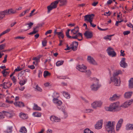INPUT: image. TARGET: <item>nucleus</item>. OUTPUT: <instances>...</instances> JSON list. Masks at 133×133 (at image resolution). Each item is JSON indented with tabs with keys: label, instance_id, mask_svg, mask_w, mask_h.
Segmentation results:
<instances>
[{
	"label": "nucleus",
	"instance_id": "obj_64",
	"mask_svg": "<svg viewBox=\"0 0 133 133\" xmlns=\"http://www.w3.org/2000/svg\"><path fill=\"white\" fill-rule=\"evenodd\" d=\"M108 133H115L114 129L111 130L109 131H107Z\"/></svg>",
	"mask_w": 133,
	"mask_h": 133
},
{
	"label": "nucleus",
	"instance_id": "obj_37",
	"mask_svg": "<svg viewBox=\"0 0 133 133\" xmlns=\"http://www.w3.org/2000/svg\"><path fill=\"white\" fill-rule=\"evenodd\" d=\"M0 15H1L4 18L5 17V15H7L6 11V10L4 11H0Z\"/></svg>",
	"mask_w": 133,
	"mask_h": 133
},
{
	"label": "nucleus",
	"instance_id": "obj_26",
	"mask_svg": "<svg viewBox=\"0 0 133 133\" xmlns=\"http://www.w3.org/2000/svg\"><path fill=\"white\" fill-rule=\"evenodd\" d=\"M94 16L95 15L94 14H92L90 15H86L84 16V20L85 21H88V20L89 19V18L88 17H90V16L91 17H94Z\"/></svg>",
	"mask_w": 133,
	"mask_h": 133
},
{
	"label": "nucleus",
	"instance_id": "obj_21",
	"mask_svg": "<svg viewBox=\"0 0 133 133\" xmlns=\"http://www.w3.org/2000/svg\"><path fill=\"white\" fill-rule=\"evenodd\" d=\"M132 93V91L126 92L124 94V97L125 98H130L131 97Z\"/></svg>",
	"mask_w": 133,
	"mask_h": 133
},
{
	"label": "nucleus",
	"instance_id": "obj_8",
	"mask_svg": "<svg viewBox=\"0 0 133 133\" xmlns=\"http://www.w3.org/2000/svg\"><path fill=\"white\" fill-rule=\"evenodd\" d=\"M102 103L100 101H95L91 104L93 108L99 107L102 105Z\"/></svg>",
	"mask_w": 133,
	"mask_h": 133
},
{
	"label": "nucleus",
	"instance_id": "obj_34",
	"mask_svg": "<svg viewBox=\"0 0 133 133\" xmlns=\"http://www.w3.org/2000/svg\"><path fill=\"white\" fill-rule=\"evenodd\" d=\"M19 132L22 133H26L27 131L25 127H23L21 128Z\"/></svg>",
	"mask_w": 133,
	"mask_h": 133
},
{
	"label": "nucleus",
	"instance_id": "obj_24",
	"mask_svg": "<svg viewBox=\"0 0 133 133\" xmlns=\"http://www.w3.org/2000/svg\"><path fill=\"white\" fill-rule=\"evenodd\" d=\"M125 129L128 130H133V124H127L125 126Z\"/></svg>",
	"mask_w": 133,
	"mask_h": 133
},
{
	"label": "nucleus",
	"instance_id": "obj_57",
	"mask_svg": "<svg viewBox=\"0 0 133 133\" xmlns=\"http://www.w3.org/2000/svg\"><path fill=\"white\" fill-rule=\"evenodd\" d=\"M4 118V116L3 113L0 112V119L3 118Z\"/></svg>",
	"mask_w": 133,
	"mask_h": 133
},
{
	"label": "nucleus",
	"instance_id": "obj_59",
	"mask_svg": "<svg viewBox=\"0 0 133 133\" xmlns=\"http://www.w3.org/2000/svg\"><path fill=\"white\" fill-rule=\"evenodd\" d=\"M62 102L61 101L58 100V101H57L56 104L57 105H60L62 104Z\"/></svg>",
	"mask_w": 133,
	"mask_h": 133
},
{
	"label": "nucleus",
	"instance_id": "obj_4",
	"mask_svg": "<svg viewBox=\"0 0 133 133\" xmlns=\"http://www.w3.org/2000/svg\"><path fill=\"white\" fill-rule=\"evenodd\" d=\"M75 36H71L70 39H78L79 41H81L83 39L82 34L80 33H77Z\"/></svg>",
	"mask_w": 133,
	"mask_h": 133
},
{
	"label": "nucleus",
	"instance_id": "obj_38",
	"mask_svg": "<svg viewBox=\"0 0 133 133\" xmlns=\"http://www.w3.org/2000/svg\"><path fill=\"white\" fill-rule=\"evenodd\" d=\"M62 111L63 114V116L62 118L65 119L68 117V115L64 109L62 110Z\"/></svg>",
	"mask_w": 133,
	"mask_h": 133
},
{
	"label": "nucleus",
	"instance_id": "obj_61",
	"mask_svg": "<svg viewBox=\"0 0 133 133\" xmlns=\"http://www.w3.org/2000/svg\"><path fill=\"white\" fill-rule=\"evenodd\" d=\"M28 67L32 69H34L35 68V67L34 65H28Z\"/></svg>",
	"mask_w": 133,
	"mask_h": 133
},
{
	"label": "nucleus",
	"instance_id": "obj_53",
	"mask_svg": "<svg viewBox=\"0 0 133 133\" xmlns=\"http://www.w3.org/2000/svg\"><path fill=\"white\" fill-rule=\"evenodd\" d=\"M104 39H109L110 41L111 40V38L110 37L109 35H107L104 37Z\"/></svg>",
	"mask_w": 133,
	"mask_h": 133
},
{
	"label": "nucleus",
	"instance_id": "obj_29",
	"mask_svg": "<svg viewBox=\"0 0 133 133\" xmlns=\"http://www.w3.org/2000/svg\"><path fill=\"white\" fill-rule=\"evenodd\" d=\"M62 94L65 98L69 99L70 98V94L67 92L63 91L62 92Z\"/></svg>",
	"mask_w": 133,
	"mask_h": 133
},
{
	"label": "nucleus",
	"instance_id": "obj_40",
	"mask_svg": "<svg viewBox=\"0 0 133 133\" xmlns=\"http://www.w3.org/2000/svg\"><path fill=\"white\" fill-rule=\"evenodd\" d=\"M64 61H58L56 63V65L57 66H60L63 64Z\"/></svg>",
	"mask_w": 133,
	"mask_h": 133
},
{
	"label": "nucleus",
	"instance_id": "obj_49",
	"mask_svg": "<svg viewBox=\"0 0 133 133\" xmlns=\"http://www.w3.org/2000/svg\"><path fill=\"white\" fill-rule=\"evenodd\" d=\"M42 44L43 46H45L46 45V44L47 43V41L46 40L44 39L42 41Z\"/></svg>",
	"mask_w": 133,
	"mask_h": 133
},
{
	"label": "nucleus",
	"instance_id": "obj_19",
	"mask_svg": "<svg viewBox=\"0 0 133 133\" xmlns=\"http://www.w3.org/2000/svg\"><path fill=\"white\" fill-rule=\"evenodd\" d=\"M88 60L89 62L92 64H96V62H95L93 57L90 56H88Z\"/></svg>",
	"mask_w": 133,
	"mask_h": 133
},
{
	"label": "nucleus",
	"instance_id": "obj_36",
	"mask_svg": "<svg viewBox=\"0 0 133 133\" xmlns=\"http://www.w3.org/2000/svg\"><path fill=\"white\" fill-rule=\"evenodd\" d=\"M51 75V73L48 71H45L44 72V76L45 78H46L47 76H49Z\"/></svg>",
	"mask_w": 133,
	"mask_h": 133
},
{
	"label": "nucleus",
	"instance_id": "obj_35",
	"mask_svg": "<svg viewBox=\"0 0 133 133\" xmlns=\"http://www.w3.org/2000/svg\"><path fill=\"white\" fill-rule=\"evenodd\" d=\"M83 109L84 112L87 113L91 112L93 111V110L92 109Z\"/></svg>",
	"mask_w": 133,
	"mask_h": 133
},
{
	"label": "nucleus",
	"instance_id": "obj_55",
	"mask_svg": "<svg viewBox=\"0 0 133 133\" xmlns=\"http://www.w3.org/2000/svg\"><path fill=\"white\" fill-rule=\"evenodd\" d=\"M7 55H5V57H4V59L3 61V63H5L6 62V61H7L6 58H7Z\"/></svg>",
	"mask_w": 133,
	"mask_h": 133
},
{
	"label": "nucleus",
	"instance_id": "obj_11",
	"mask_svg": "<svg viewBox=\"0 0 133 133\" xmlns=\"http://www.w3.org/2000/svg\"><path fill=\"white\" fill-rule=\"evenodd\" d=\"M50 119L51 121L54 122H59L61 120L60 118L54 116H50Z\"/></svg>",
	"mask_w": 133,
	"mask_h": 133
},
{
	"label": "nucleus",
	"instance_id": "obj_51",
	"mask_svg": "<svg viewBox=\"0 0 133 133\" xmlns=\"http://www.w3.org/2000/svg\"><path fill=\"white\" fill-rule=\"evenodd\" d=\"M93 17H91L90 16V17H89V19L88 20V21H87L89 22L90 23V24H91L92 23V21L93 19Z\"/></svg>",
	"mask_w": 133,
	"mask_h": 133
},
{
	"label": "nucleus",
	"instance_id": "obj_9",
	"mask_svg": "<svg viewBox=\"0 0 133 133\" xmlns=\"http://www.w3.org/2000/svg\"><path fill=\"white\" fill-rule=\"evenodd\" d=\"M123 122V120L122 118H121L118 120L116 126V130H119L122 126Z\"/></svg>",
	"mask_w": 133,
	"mask_h": 133
},
{
	"label": "nucleus",
	"instance_id": "obj_1",
	"mask_svg": "<svg viewBox=\"0 0 133 133\" xmlns=\"http://www.w3.org/2000/svg\"><path fill=\"white\" fill-rule=\"evenodd\" d=\"M133 102V100L131 99L128 102H125L122 105H120L119 102H118L114 103L111 104L109 107V108H127L131 105V103Z\"/></svg>",
	"mask_w": 133,
	"mask_h": 133
},
{
	"label": "nucleus",
	"instance_id": "obj_23",
	"mask_svg": "<svg viewBox=\"0 0 133 133\" xmlns=\"http://www.w3.org/2000/svg\"><path fill=\"white\" fill-rule=\"evenodd\" d=\"M39 28V27L37 25L35 28H34L33 31L32 32L30 33L29 34V35H32L36 34L38 32V30H37V29H38Z\"/></svg>",
	"mask_w": 133,
	"mask_h": 133
},
{
	"label": "nucleus",
	"instance_id": "obj_16",
	"mask_svg": "<svg viewBox=\"0 0 133 133\" xmlns=\"http://www.w3.org/2000/svg\"><path fill=\"white\" fill-rule=\"evenodd\" d=\"M6 10V11L7 15L11 14H14L16 13V11L14 10L12 8H11L8 10Z\"/></svg>",
	"mask_w": 133,
	"mask_h": 133
},
{
	"label": "nucleus",
	"instance_id": "obj_27",
	"mask_svg": "<svg viewBox=\"0 0 133 133\" xmlns=\"http://www.w3.org/2000/svg\"><path fill=\"white\" fill-rule=\"evenodd\" d=\"M120 110V109H106V110L113 112H117Z\"/></svg>",
	"mask_w": 133,
	"mask_h": 133
},
{
	"label": "nucleus",
	"instance_id": "obj_50",
	"mask_svg": "<svg viewBox=\"0 0 133 133\" xmlns=\"http://www.w3.org/2000/svg\"><path fill=\"white\" fill-rule=\"evenodd\" d=\"M5 44H3L0 45V50L4 49L5 46Z\"/></svg>",
	"mask_w": 133,
	"mask_h": 133
},
{
	"label": "nucleus",
	"instance_id": "obj_14",
	"mask_svg": "<svg viewBox=\"0 0 133 133\" xmlns=\"http://www.w3.org/2000/svg\"><path fill=\"white\" fill-rule=\"evenodd\" d=\"M100 86L97 84H93L91 86V88L92 90L96 91L98 90Z\"/></svg>",
	"mask_w": 133,
	"mask_h": 133
},
{
	"label": "nucleus",
	"instance_id": "obj_2",
	"mask_svg": "<svg viewBox=\"0 0 133 133\" xmlns=\"http://www.w3.org/2000/svg\"><path fill=\"white\" fill-rule=\"evenodd\" d=\"M115 123V121L112 122L111 121L108 122L105 126V128L107 131H109L110 130L114 129V125Z\"/></svg>",
	"mask_w": 133,
	"mask_h": 133
},
{
	"label": "nucleus",
	"instance_id": "obj_32",
	"mask_svg": "<svg viewBox=\"0 0 133 133\" xmlns=\"http://www.w3.org/2000/svg\"><path fill=\"white\" fill-rule=\"evenodd\" d=\"M32 115L35 117H40L41 116V114L37 112H34L32 113Z\"/></svg>",
	"mask_w": 133,
	"mask_h": 133
},
{
	"label": "nucleus",
	"instance_id": "obj_15",
	"mask_svg": "<svg viewBox=\"0 0 133 133\" xmlns=\"http://www.w3.org/2000/svg\"><path fill=\"white\" fill-rule=\"evenodd\" d=\"M102 121H98L95 125V128L96 129H99L102 128Z\"/></svg>",
	"mask_w": 133,
	"mask_h": 133
},
{
	"label": "nucleus",
	"instance_id": "obj_31",
	"mask_svg": "<svg viewBox=\"0 0 133 133\" xmlns=\"http://www.w3.org/2000/svg\"><path fill=\"white\" fill-rule=\"evenodd\" d=\"M71 34L73 35H75L79 31V30L78 29H76V28H74L71 30Z\"/></svg>",
	"mask_w": 133,
	"mask_h": 133
},
{
	"label": "nucleus",
	"instance_id": "obj_28",
	"mask_svg": "<svg viewBox=\"0 0 133 133\" xmlns=\"http://www.w3.org/2000/svg\"><path fill=\"white\" fill-rule=\"evenodd\" d=\"M120 96H117L116 94L113 95L110 98V100L111 101H113L119 98Z\"/></svg>",
	"mask_w": 133,
	"mask_h": 133
},
{
	"label": "nucleus",
	"instance_id": "obj_44",
	"mask_svg": "<svg viewBox=\"0 0 133 133\" xmlns=\"http://www.w3.org/2000/svg\"><path fill=\"white\" fill-rule=\"evenodd\" d=\"M24 69V68H21L20 66H19L17 67V68L14 71L15 72L19 71H20Z\"/></svg>",
	"mask_w": 133,
	"mask_h": 133
},
{
	"label": "nucleus",
	"instance_id": "obj_43",
	"mask_svg": "<svg viewBox=\"0 0 133 133\" xmlns=\"http://www.w3.org/2000/svg\"><path fill=\"white\" fill-rule=\"evenodd\" d=\"M12 129V127H9L8 128L7 130L5 131V132L7 133L11 132Z\"/></svg>",
	"mask_w": 133,
	"mask_h": 133
},
{
	"label": "nucleus",
	"instance_id": "obj_63",
	"mask_svg": "<svg viewBox=\"0 0 133 133\" xmlns=\"http://www.w3.org/2000/svg\"><path fill=\"white\" fill-rule=\"evenodd\" d=\"M5 70H3L2 71V73L3 74V76L4 77H5L6 75L5 73Z\"/></svg>",
	"mask_w": 133,
	"mask_h": 133
},
{
	"label": "nucleus",
	"instance_id": "obj_10",
	"mask_svg": "<svg viewBox=\"0 0 133 133\" xmlns=\"http://www.w3.org/2000/svg\"><path fill=\"white\" fill-rule=\"evenodd\" d=\"M78 43L77 42H72V44L70 45V47L71 49H72V50L75 51L76 50Z\"/></svg>",
	"mask_w": 133,
	"mask_h": 133
},
{
	"label": "nucleus",
	"instance_id": "obj_22",
	"mask_svg": "<svg viewBox=\"0 0 133 133\" xmlns=\"http://www.w3.org/2000/svg\"><path fill=\"white\" fill-rule=\"evenodd\" d=\"M14 104L15 105L19 107H23L24 106V103L21 102H15Z\"/></svg>",
	"mask_w": 133,
	"mask_h": 133
},
{
	"label": "nucleus",
	"instance_id": "obj_6",
	"mask_svg": "<svg viewBox=\"0 0 133 133\" xmlns=\"http://www.w3.org/2000/svg\"><path fill=\"white\" fill-rule=\"evenodd\" d=\"M87 68V67L83 64L78 65L76 67L77 69L82 72H85Z\"/></svg>",
	"mask_w": 133,
	"mask_h": 133
},
{
	"label": "nucleus",
	"instance_id": "obj_56",
	"mask_svg": "<svg viewBox=\"0 0 133 133\" xmlns=\"http://www.w3.org/2000/svg\"><path fill=\"white\" fill-rule=\"evenodd\" d=\"M123 21V19H121V21H117L116 22L115 24V25L117 26H118V23H121V22H122Z\"/></svg>",
	"mask_w": 133,
	"mask_h": 133
},
{
	"label": "nucleus",
	"instance_id": "obj_52",
	"mask_svg": "<svg viewBox=\"0 0 133 133\" xmlns=\"http://www.w3.org/2000/svg\"><path fill=\"white\" fill-rule=\"evenodd\" d=\"M130 33V31H127L123 32V34L124 35H125L129 34Z\"/></svg>",
	"mask_w": 133,
	"mask_h": 133
},
{
	"label": "nucleus",
	"instance_id": "obj_45",
	"mask_svg": "<svg viewBox=\"0 0 133 133\" xmlns=\"http://www.w3.org/2000/svg\"><path fill=\"white\" fill-rule=\"evenodd\" d=\"M70 30V29H68L66 32V35L67 37L69 38H70L71 36L69 35V32Z\"/></svg>",
	"mask_w": 133,
	"mask_h": 133
},
{
	"label": "nucleus",
	"instance_id": "obj_3",
	"mask_svg": "<svg viewBox=\"0 0 133 133\" xmlns=\"http://www.w3.org/2000/svg\"><path fill=\"white\" fill-rule=\"evenodd\" d=\"M107 51L108 53L110 56L113 57L116 56V54L114 49L111 47H109L107 49Z\"/></svg>",
	"mask_w": 133,
	"mask_h": 133
},
{
	"label": "nucleus",
	"instance_id": "obj_17",
	"mask_svg": "<svg viewBox=\"0 0 133 133\" xmlns=\"http://www.w3.org/2000/svg\"><path fill=\"white\" fill-rule=\"evenodd\" d=\"M120 66H121L124 68L126 67L127 66V64L125 62V58H122L120 62Z\"/></svg>",
	"mask_w": 133,
	"mask_h": 133
},
{
	"label": "nucleus",
	"instance_id": "obj_47",
	"mask_svg": "<svg viewBox=\"0 0 133 133\" xmlns=\"http://www.w3.org/2000/svg\"><path fill=\"white\" fill-rule=\"evenodd\" d=\"M26 80H21L19 82V84L21 85H24L26 81Z\"/></svg>",
	"mask_w": 133,
	"mask_h": 133
},
{
	"label": "nucleus",
	"instance_id": "obj_13",
	"mask_svg": "<svg viewBox=\"0 0 133 133\" xmlns=\"http://www.w3.org/2000/svg\"><path fill=\"white\" fill-rule=\"evenodd\" d=\"M111 79L112 81H113L114 82V84L115 85L117 86L119 85L120 81L118 79L117 77L113 78V77H111Z\"/></svg>",
	"mask_w": 133,
	"mask_h": 133
},
{
	"label": "nucleus",
	"instance_id": "obj_18",
	"mask_svg": "<svg viewBox=\"0 0 133 133\" xmlns=\"http://www.w3.org/2000/svg\"><path fill=\"white\" fill-rule=\"evenodd\" d=\"M33 25V23L30 22V23L26 24L24 28L25 29V31H27L30 29L31 26Z\"/></svg>",
	"mask_w": 133,
	"mask_h": 133
},
{
	"label": "nucleus",
	"instance_id": "obj_46",
	"mask_svg": "<svg viewBox=\"0 0 133 133\" xmlns=\"http://www.w3.org/2000/svg\"><path fill=\"white\" fill-rule=\"evenodd\" d=\"M35 89H36L38 91L41 92L42 91V89L39 87H38V85H37L35 88Z\"/></svg>",
	"mask_w": 133,
	"mask_h": 133
},
{
	"label": "nucleus",
	"instance_id": "obj_7",
	"mask_svg": "<svg viewBox=\"0 0 133 133\" xmlns=\"http://www.w3.org/2000/svg\"><path fill=\"white\" fill-rule=\"evenodd\" d=\"M85 37L87 39L91 38L92 37V32L91 31H86L84 34Z\"/></svg>",
	"mask_w": 133,
	"mask_h": 133
},
{
	"label": "nucleus",
	"instance_id": "obj_48",
	"mask_svg": "<svg viewBox=\"0 0 133 133\" xmlns=\"http://www.w3.org/2000/svg\"><path fill=\"white\" fill-rule=\"evenodd\" d=\"M10 30V29H8L5 31H4L1 34L2 35L8 32H9Z\"/></svg>",
	"mask_w": 133,
	"mask_h": 133
},
{
	"label": "nucleus",
	"instance_id": "obj_39",
	"mask_svg": "<svg viewBox=\"0 0 133 133\" xmlns=\"http://www.w3.org/2000/svg\"><path fill=\"white\" fill-rule=\"evenodd\" d=\"M129 85L130 88H133V78L129 81Z\"/></svg>",
	"mask_w": 133,
	"mask_h": 133
},
{
	"label": "nucleus",
	"instance_id": "obj_5",
	"mask_svg": "<svg viewBox=\"0 0 133 133\" xmlns=\"http://www.w3.org/2000/svg\"><path fill=\"white\" fill-rule=\"evenodd\" d=\"M3 115L6 116L7 117L11 118L14 116L15 114L12 111H3L2 112Z\"/></svg>",
	"mask_w": 133,
	"mask_h": 133
},
{
	"label": "nucleus",
	"instance_id": "obj_12",
	"mask_svg": "<svg viewBox=\"0 0 133 133\" xmlns=\"http://www.w3.org/2000/svg\"><path fill=\"white\" fill-rule=\"evenodd\" d=\"M59 5L60 6H66L67 3V0H57Z\"/></svg>",
	"mask_w": 133,
	"mask_h": 133
},
{
	"label": "nucleus",
	"instance_id": "obj_20",
	"mask_svg": "<svg viewBox=\"0 0 133 133\" xmlns=\"http://www.w3.org/2000/svg\"><path fill=\"white\" fill-rule=\"evenodd\" d=\"M19 116L22 118L23 119H27L28 118V115L23 113H21L19 114Z\"/></svg>",
	"mask_w": 133,
	"mask_h": 133
},
{
	"label": "nucleus",
	"instance_id": "obj_58",
	"mask_svg": "<svg viewBox=\"0 0 133 133\" xmlns=\"http://www.w3.org/2000/svg\"><path fill=\"white\" fill-rule=\"evenodd\" d=\"M52 32V30H49L47 31L45 33V35H46L48 34H51Z\"/></svg>",
	"mask_w": 133,
	"mask_h": 133
},
{
	"label": "nucleus",
	"instance_id": "obj_30",
	"mask_svg": "<svg viewBox=\"0 0 133 133\" xmlns=\"http://www.w3.org/2000/svg\"><path fill=\"white\" fill-rule=\"evenodd\" d=\"M121 71L120 70L116 71V72H114L112 77H113V78H114V77H117L119 74L121 73Z\"/></svg>",
	"mask_w": 133,
	"mask_h": 133
},
{
	"label": "nucleus",
	"instance_id": "obj_41",
	"mask_svg": "<svg viewBox=\"0 0 133 133\" xmlns=\"http://www.w3.org/2000/svg\"><path fill=\"white\" fill-rule=\"evenodd\" d=\"M48 9L47 12L48 13H49L51 11L52 9H54L53 8H52L51 5H49L47 7Z\"/></svg>",
	"mask_w": 133,
	"mask_h": 133
},
{
	"label": "nucleus",
	"instance_id": "obj_54",
	"mask_svg": "<svg viewBox=\"0 0 133 133\" xmlns=\"http://www.w3.org/2000/svg\"><path fill=\"white\" fill-rule=\"evenodd\" d=\"M63 34L62 32H58V37L60 39V37H61V36Z\"/></svg>",
	"mask_w": 133,
	"mask_h": 133
},
{
	"label": "nucleus",
	"instance_id": "obj_25",
	"mask_svg": "<svg viewBox=\"0 0 133 133\" xmlns=\"http://www.w3.org/2000/svg\"><path fill=\"white\" fill-rule=\"evenodd\" d=\"M58 3V0H56L51 3L50 5H51L52 8H53L54 9H55L57 8V5Z\"/></svg>",
	"mask_w": 133,
	"mask_h": 133
},
{
	"label": "nucleus",
	"instance_id": "obj_62",
	"mask_svg": "<svg viewBox=\"0 0 133 133\" xmlns=\"http://www.w3.org/2000/svg\"><path fill=\"white\" fill-rule=\"evenodd\" d=\"M85 72H86V74L87 75L89 76L91 73V72L89 70L88 71H85Z\"/></svg>",
	"mask_w": 133,
	"mask_h": 133
},
{
	"label": "nucleus",
	"instance_id": "obj_33",
	"mask_svg": "<svg viewBox=\"0 0 133 133\" xmlns=\"http://www.w3.org/2000/svg\"><path fill=\"white\" fill-rule=\"evenodd\" d=\"M9 82H4L3 85V88L4 89H6L7 88H9Z\"/></svg>",
	"mask_w": 133,
	"mask_h": 133
},
{
	"label": "nucleus",
	"instance_id": "obj_42",
	"mask_svg": "<svg viewBox=\"0 0 133 133\" xmlns=\"http://www.w3.org/2000/svg\"><path fill=\"white\" fill-rule=\"evenodd\" d=\"M84 133H94V132L91 131L89 129L87 128L84 130Z\"/></svg>",
	"mask_w": 133,
	"mask_h": 133
},
{
	"label": "nucleus",
	"instance_id": "obj_60",
	"mask_svg": "<svg viewBox=\"0 0 133 133\" xmlns=\"http://www.w3.org/2000/svg\"><path fill=\"white\" fill-rule=\"evenodd\" d=\"M124 51H122V50H121V55H120V56H125V54L124 53Z\"/></svg>",
	"mask_w": 133,
	"mask_h": 133
}]
</instances>
